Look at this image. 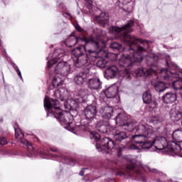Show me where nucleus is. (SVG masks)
Wrapping results in <instances>:
<instances>
[{
	"label": "nucleus",
	"instance_id": "obj_20",
	"mask_svg": "<svg viewBox=\"0 0 182 182\" xmlns=\"http://www.w3.org/2000/svg\"><path fill=\"white\" fill-rule=\"evenodd\" d=\"M97 129L100 133H107L110 130V125L107 121H101L97 124Z\"/></svg>",
	"mask_w": 182,
	"mask_h": 182
},
{
	"label": "nucleus",
	"instance_id": "obj_29",
	"mask_svg": "<svg viewBox=\"0 0 182 182\" xmlns=\"http://www.w3.org/2000/svg\"><path fill=\"white\" fill-rule=\"evenodd\" d=\"M146 171H150L151 173H153L154 174H155V177L158 178L159 177L161 179L164 178V177H166V175L163 174V173L161 172H159L156 169H151L150 168V167H146L145 168Z\"/></svg>",
	"mask_w": 182,
	"mask_h": 182
},
{
	"label": "nucleus",
	"instance_id": "obj_11",
	"mask_svg": "<svg viewBox=\"0 0 182 182\" xmlns=\"http://www.w3.org/2000/svg\"><path fill=\"white\" fill-rule=\"evenodd\" d=\"M87 77H89V70H87L86 73L81 72L76 74L74 76V82L76 85L80 86V85H83V83L87 80Z\"/></svg>",
	"mask_w": 182,
	"mask_h": 182
},
{
	"label": "nucleus",
	"instance_id": "obj_10",
	"mask_svg": "<svg viewBox=\"0 0 182 182\" xmlns=\"http://www.w3.org/2000/svg\"><path fill=\"white\" fill-rule=\"evenodd\" d=\"M15 137L16 139H18V140L21 141V143H22V144H25L26 146H27V150L28 151H29L31 153V154H33L35 153V151H33V146H32V144L31 143H29V141H28V140H23L22 139H23V133H22V132H18V129H15Z\"/></svg>",
	"mask_w": 182,
	"mask_h": 182
},
{
	"label": "nucleus",
	"instance_id": "obj_13",
	"mask_svg": "<svg viewBox=\"0 0 182 182\" xmlns=\"http://www.w3.org/2000/svg\"><path fill=\"white\" fill-rule=\"evenodd\" d=\"M88 87H90L91 90L102 89V82L99 78L90 79L88 81Z\"/></svg>",
	"mask_w": 182,
	"mask_h": 182
},
{
	"label": "nucleus",
	"instance_id": "obj_19",
	"mask_svg": "<svg viewBox=\"0 0 182 182\" xmlns=\"http://www.w3.org/2000/svg\"><path fill=\"white\" fill-rule=\"evenodd\" d=\"M95 21L99 23V25H102L105 26L109 21V16L106 14V12H102L100 16H97L95 18Z\"/></svg>",
	"mask_w": 182,
	"mask_h": 182
},
{
	"label": "nucleus",
	"instance_id": "obj_23",
	"mask_svg": "<svg viewBox=\"0 0 182 182\" xmlns=\"http://www.w3.org/2000/svg\"><path fill=\"white\" fill-rule=\"evenodd\" d=\"M73 61L76 68H82V66H85V65L87 63V58L86 56L78 57L77 58H73Z\"/></svg>",
	"mask_w": 182,
	"mask_h": 182
},
{
	"label": "nucleus",
	"instance_id": "obj_48",
	"mask_svg": "<svg viewBox=\"0 0 182 182\" xmlns=\"http://www.w3.org/2000/svg\"><path fill=\"white\" fill-rule=\"evenodd\" d=\"M1 46H2V43H1V41H0V48H1Z\"/></svg>",
	"mask_w": 182,
	"mask_h": 182
},
{
	"label": "nucleus",
	"instance_id": "obj_21",
	"mask_svg": "<svg viewBox=\"0 0 182 182\" xmlns=\"http://www.w3.org/2000/svg\"><path fill=\"white\" fill-rule=\"evenodd\" d=\"M170 118L172 122H178L181 120L182 114L178 109L173 108L170 112Z\"/></svg>",
	"mask_w": 182,
	"mask_h": 182
},
{
	"label": "nucleus",
	"instance_id": "obj_3",
	"mask_svg": "<svg viewBox=\"0 0 182 182\" xmlns=\"http://www.w3.org/2000/svg\"><path fill=\"white\" fill-rule=\"evenodd\" d=\"M120 126H126L125 130L128 132H136L138 134L133 136V140L136 144H139L141 149H149L151 146V141L145 142L143 144V141L146 140L147 137H151L153 136V127L144 121H141L138 127L136 128L133 122H127V124L120 122Z\"/></svg>",
	"mask_w": 182,
	"mask_h": 182
},
{
	"label": "nucleus",
	"instance_id": "obj_5",
	"mask_svg": "<svg viewBox=\"0 0 182 182\" xmlns=\"http://www.w3.org/2000/svg\"><path fill=\"white\" fill-rule=\"evenodd\" d=\"M83 42L85 46H80L72 50L71 55L75 58H83L85 53H93L96 52L99 48H100V43H103V38L100 37V38H95V36H91L90 37L84 38Z\"/></svg>",
	"mask_w": 182,
	"mask_h": 182
},
{
	"label": "nucleus",
	"instance_id": "obj_8",
	"mask_svg": "<svg viewBox=\"0 0 182 182\" xmlns=\"http://www.w3.org/2000/svg\"><path fill=\"white\" fill-rule=\"evenodd\" d=\"M96 149L98 151H102V150H108L107 153H109L110 150H113L114 149V142L110 139L105 137L102 139L101 144H96Z\"/></svg>",
	"mask_w": 182,
	"mask_h": 182
},
{
	"label": "nucleus",
	"instance_id": "obj_43",
	"mask_svg": "<svg viewBox=\"0 0 182 182\" xmlns=\"http://www.w3.org/2000/svg\"><path fill=\"white\" fill-rule=\"evenodd\" d=\"M43 154L44 155V159H49V155L47 153L44 152Z\"/></svg>",
	"mask_w": 182,
	"mask_h": 182
},
{
	"label": "nucleus",
	"instance_id": "obj_33",
	"mask_svg": "<svg viewBox=\"0 0 182 182\" xmlns=\"http://www.w3.org/2000/svg\"><path fill=\"white\" fill-rule=\"evenodd\" d=\"M135 159H136V156H133L132 155H128L126 156V160L127 161H129V163H132V164H134Z\"/></svg>",
	"mask_w": 182,
	"mask_h": 182
},
{
	"label": "nucleus",
	"instance_id": "obj_22",
	"mask_svg": "<svg viewBox=\"0 0 182 182\" xmlns=\"http://www.w3.org/2000/svg\"><path fill=\"white\" fill-rule=\"evenodd\" d=\"M163 100L164 103H174L177 100V95L173 92H167L163 97Z\"/></svg>",
	"mask_w": 182,
	"mask_h": 182
},
{
	"label": "nucleus",
	"instance_id": "obj_35",
	"mask_svg": "<svg viewBox=\"0 0 182 182\" xmlns=\"http://www.w3.org/2000/svg\"><path fill=\"white\" fill-rule=\"evenodd\" d=\"M63 160L67 161L68 164H70V166H73V159H66L65 156H62Z\"/></svg>",
	"mask_w": 182,
	"mask_h": 182
},
{
	"label": "nucleus",
	"instance_id": "obj_34",
	"mask_svg": "<svg viewBox=\"0 0 182 182\" xmlns=\"http://www.w3.org/2000/svg\"><path fill=\"white\" fill-rule=\"evenodd\" d=\"M97 66H98V68H105L106 66V61L103 60H98L97 63Z\"/></svg>",
	"mask_w": 182,
	"mask_h": 182
},
{
	"label": "nucleus",
	"instance_id": "obj_14",
	"mask_svg": "<svg viewBox=\"0 0 182 182\" xmlns=\"http://www.w3.org/2000/svg\"><path fill=\"white\" fill-rule=\"evenodd\" d=\"M135 73L138 77H141V76H151L155 71L152 68H139L135 71Z\"/></svg>",
	"mask_w": 182,
	"mask_h": 182
},
{
	"label": "nucleus",
	"instance_id": "obj_9",
	"mask_svg": "<svg viewBox=\"0 0 182 182\" xmlns=\"http://www.w3.org/2000/svg\"><path fill=\"white\" fill-rule=\"evenodd\" d=\"M99 113L102 119L109 120V119H112V116H113V107L109 105H102L99 110Z\"/></svg>",
	"mask_w": 182,
	"mask_h": 182
},
{
	"label": "nucleus",
	"instance_id": "obj_16",
	"mask_svg": "<svg viewBox=\"0 0 182 182\" xmlns=\"http://www.w3.org/2000/svg\"><path fill=\"white\" fill-rule=\"evenodd\" d=\"M85 38H77L76 36H75L73 34H71L66 40H65V44L68 48H72L73 46H75L79 42L81 41L83 42Z\"/></svg>",
	"mask_w": 182,
	"mask_h": 182
},
{
	"label": "nucleus",
	"instance_id": "obj_15",
	"mask_svg": "<svg viewBox=\"0 0 182 182\" xmlns=\"http://www.w3.org/2000/svg\"><path fill=\"white\" fill-rule=\"evenodd\" d=\"M136 165L134 164H129L126 167L125 170H122L117 172V176H121V177H126V176H130V171H136Z\"/></svg>",
	"mask_w": 182,
	"mask_h": 182
},
{
	"label": "nucleus",
	"instance_id": "obj_30",
	"mask_svg": "<svg viewBox=\"0 0 182 182\" xmlns=\"http://www.w3.org/2000/svg\"><path fill=\"white\" fill-rule=\"evenodd\" d=\"M155 90L156 92H164L166 90V84L163 82H158L155 84Z\"/></svg>",
	"mask_w": 182,
	"mask_h": 182
},
{
	"label": "nucleus",
	"instance_id": "obj_26",
	"mask_svg": "<svg viewBox=\"0 0 182 182\" xmlns=\"http://www.w3.org/2000/svg\"><path fill=\"white\" fill-rule=\"evenodd\" d=\"M172 137L175 141L182 143V129H177L173 132Z\"/></svg>",
	"mask_w": 182,
	"mask_h": 182
},
{
	"label": "nucleus",
	"instance_id": "obj_40",
	"mask_svg": "<svg viewBox=\"0 0 182 182\" xmlns=\"http://www.w3.org/2000/svg\"><path fill=\"white\" fill-rule=\"evenodd\" d=\"M50 150L51 151H55V152L59 151V149H58V148H56V147H55V146L50 147Z\"/></svg>",
	"mask_w": 182,
	"mask_h": 182
},
{
	"label": "nucleus",
	"instance_id": "obj_42",
	"mask_svg": "<svg viewBox=\"0 0 182 182\" xmlns=\"http://www.w3.org/2000/svg\"><path fill=\"white\" fill-rule=\"evenodd\" d=\"M80 176H85V168H82L81 171H80V173H79Z\"/></svg>",
	"mask_w": 182,
	"mask_h": 182
},
{
	"label": "nucleus",
	"instance_id": "obj_7",
	"mask_svg": "<svg viewBox=\"0 0 182 182\" xmlns=\"http://www.w3.org/2000/svg\"><path fill=\"white\" fill-rule=\"evenodd\" d=\"M75 96V100L68 99L67 100V103H68L67 109H75L77 107L79 103L85 102V101L87 100L89 92H87V90L81 89L77 91Z\"/></svg>",
	"mask_w": 182,
	"mask_h": 182
},
{
	"label": "nucleus",
	"instance_id": "obj_24",
	"mask_svg": "<svg viewBox=\"0 0 182 182\" xmlns=\"http://www.w3.org/2000/svg\"><path fill=\"white\" fill-rule=\"evenodd\" d=\"M114 139L117 141H122V140L127 139V134L124 131H116L114 134Z\"/></svg>",
	"mask_w": 182,
	"mask_h": 182
},
{
	"label": "nucleus",
	"instance_id": "obj_2",
	"mask_svg": "<svg viewBox=\"0 0 182 182\" xmlns=\"http://www.w3.org/2000/svg\"><path fill=\"white\" fill-rule=\"evenodd\" d=\"M68 90L65 88H60L55 90L54 93L55 99H49L48 96H46L44 99V107L47 109L48 116H54L55 119H58L60 124L63 126H70L73 123V115L69 112L62 111L60 108V104L59 103V99L62 102L68 97Z\"/></svg>",
	"mask_w": 182,
	"mask_h": 182
},
{
	"label": "nucleus",
	"instance_id": "obj_1",
	"mask_svg": "<svg viewBox=\"0 0 182 182\" xmlns=\"http://www.w3.org/2000/svg\"><path fill=\"white\" fill-rule=\"evenodd\" d=\"M134 24V22L130 20L125 26L121 27L113 26L109 29L111 33L119 35L120 38H122V42L127 43L129 46L128 51L129 54H123L119 60L120 68H117L116 65H112L106 70V75L109 77H111V79L116 77V76L119 77V76H122L123 73L128 75L129 68L132 66L133 63H136V62H141L143 58H144V53L146 52V49L139 45L145 43V42L141 39L136 38L129 34L132 32V26H133Z\"/></svg>",
	"mask_w": 182,
	"mask_h": 182
},
{
	"label": "nucleus",
	"instance_id": "obj_28",
	"mask_svg": "<svg viewBox=\"0 0 182 182\" xmlns=\"http://www.w3.org/2000/svg\"><path fill=\"white\" fill-rule=\"evenodd\" d=\"M63 83V81L62 80V78H60V77L58 75H55L54 77H53L52 84L54 87H59V86L62 85Z\"/></svg>",
	"mask_w": 182,
	"mask_h": 182
},
{
	"label": "nucleus",
	"instance_id": "obj_25",
	"mask_svg": "<svg viewBox=\"0 0 182 182\" xmlns=\"http://www.w3.org/2000/svg\"><path fill=\"white\" fill-rule=\"evenodd\" d=\"M174 90L179 91V93L182 97V79L177 80L172 82Z\"/></svg>",
	"mask_w": 182,
	"mask_h": 182
},
{
	"label": "nucleus",
	"instance_id": "obj_12",
	"mask_svg": "<svg viewBox=\"0 0 182 182\" xmlns=\"http://www.w3.org/2000/svg\"><path fill=\"white\" fill-rule=\"evenodd\" d=\"M118 92H119V87L116 85H114L109 87L105 90V95L108 99H113V97H117Z\"/></svg>",
	"mask_w": 182,
	"mask_h": 182
},
{
	"label": "nucleus",
	"instance_id": "obj_31",
	"mask_svg": "<svg viewBox=\"0 0 182 182\" xmlns=\"http://www.w3.org/2000/svg\"><path fill=\"white\" fill-rule=\"evenodd\" d=\"M90 139L95 140V141H99L100 140V134L96 132H92L90 133Z\"/></svg>",
	"mask_w": 182,
	"mask_h": 182
},
{
	"label": "nucleus",
	"instance_id": "obj_45",
	"mask_svg": "<svg viewBox=\"0 0 182 182\" xmlns=\"http://www.w3.org/2000/svg\"><path fill=\"white\" fill-rule=\"evenodd\" d=\"M119 122H120V115H118L117 117V123Z\"/></svg>",
	"mask_w": 182,
	"mask_h": 182
},
{
	"label": "nucleus",
	"instance_id": "obj_4",
	"mask_svg": "<svg viewBox=\"0 0 182 182\" xmlns=\"http://www.w3.org/2000/svg\"><path fill=\"white\" fill-rule=\"evenodd\" d=\"M62 50L58 49L54 51L53 54H50L48 59H50L48 62V68L50 69L55 68V73L60 75L63 77H66L70 75V65L67 62L63 61L65 54L62 53Z\"/></svg>",
	"mask_w": 182,
	"mask_h": 182
},
{
	"label": "nucleus",
	"instance_id": "obj_47",
	"mask_svg": "<svg viewBox=\"0 0 182 182\" xmlns=\"http://www.w3.org/2000/svg\"><path fill=\"white\" fill-rule=\"evenodd\" d=\"M51 157H56V156L50 155Z\"/></svg>",
	"mask_w": 182,
	"mask_h": 182
},
{
	"label": "nucleus",
	"instance_id": "obj_27",
	"mask_svg": "<svg viewBox=\"0 0 182 182\" xmlns=\"http://www.w3.org/2000/svg\"><path fill=\"white\" fill-rule=\"evenodd\" d=\"M142 99H143L144 103H145L146 105H150V103L153 100V98L151 97V93H150L149 90L145 92L143 94Z\"/></svg>",
	"mask_w": 182,
	"mask_h": 182
},
{
	"label": "nucleus",
	"instance_id": "obj_18",
	"mask_svg": "<svg viewBox=\"0 0 182 182\" xmlns=\"http://www.w3.org/2000/svg\"><path fill=\"white\" fill-rule=\"evenodd\" d=\"M167 150V151H171L172 153L177 154L181 151V146L173 141H169L168 144Z\"/></svg>",
	"mask_w": 182,
	"mask_h": 182
},
{
	"label": "nucleus",
	"instance_id": "obj_17",
	"mask_svg": "<svg viewBox=\"0 0 182 182\" xmlns=\"http://www.w3.org/2000/svg\"><path fill=\"white\" fill-rule=\"evenodd\" d=\"M96 113H97V109L93 105H89L85 110V114L87 119H93L96 116Z\"/></svg>",
	"mask_w": 182,
	"mask_h": 182
},
{
	"label": "nucleus",
	"instance_id": "obj_32",
	"mask_svg": "<svg viewBox=\"0 0 182 182\" xmlns=\"http://www.w3.org/2000/svg\"><path fill=\"white\" fill-rule=\"evenodd\" d=\"M110 48L114 50H120V49H122V44L117 42H113L112 43H111Z\"/></svg>",
	"mask_w": 182,
	"mask_h": 182
},
{
	"label": "nucleus",
	"instance_id": "obj_38",
	"mask_svg": "<svg viewBox=\"0 0 182 182\" xmlns=\"http://www.w3.org/2000/svg\"><path fill=\"white\" fill-rule=\"evenodd\" d=\"M119 2H121L123 5H127V4L132 2V0H119Z\"/></svg>",
	"mask_w": 182,
	"mask_h": 182
},
{
	"label": "nucleus",
	"instance_id": "obj_49",
	"mask_svg": "<svg viewBox=\"0 0 182 182\" xmlns=\"http://www.w3.org/2000/svg\"><path fill=\"white\" fill-rule=\"evenodd\" d=\"M157 181L158 182H161V181H160V179H157Z\"/></svg>",
	"mask_w": 182,
	"mask_h": 182
},
{
	"label": "nucleus",
	"instance_id": "obj_37",
	"mask_svg": "<svg viewBox=\"0 0 182 182\" xmlns=\"http://www.w3.org/2000/svg\"><path fill=\"white\" fill-rule=\"evenodd\" d=\"M0 144L1 146H5V144H8V141L6 138H1L0 139Z\"/></svg>",
	"mask_w": 182,
	"mask_h": 182
},
{
	"label": "nucleus",
	"instance_id": "obj_46",
	"mask_svg": "<svg viewBox=\"0 0 182 182\" xmlns=\"http://www.w3.org/2000/svg\"><path fill=\"white\" fill-rule=\"evenodd\" d=\"M142 181L146 182V180L144 179V178H142Z\"/></svg>",
	"mask_w": 182,
	"mask_h": 182
},
{
	"label": "nucleus",
	"instance_id": "obj_41",
	"mask_svg": "<svg viewBox=\"0 0 182 182\" xmlns=\"http://www.w3.org/2000/svg\"><path fill=\"white\" fill-rule=\"evenodd\" d=\"M151 59L154 60H157V59H159V57H157L156 55L153 54L151 56Z\"/></svg>",
	"mask_w": 182,
	"mask_h": 182
},
{
	"label": "nucleus",
	"instance_id": "obj_44",
	"mask_svg": "<svg viewBox=\"0 0 182 182\" xmlns=\"http://www.w3.org/2000/svg\"><path fill=\"white\" fill-rule=\"evenodd\" d=\"M90 6H92V4H93V2L92 1V0H87Z\"/></svg>",
	"mask_w": 182,
	"mask_h": 182
},
{
	"label": "nucleus",
	"instance_id": "obj_36",
	"mask_svg": "<svg viewBox=\"0 0 182 182\" xmlns=\"http://www.w3.org/2000/svg\"><path fill=\"white\" fill-rule=\"evenodd\" d=\"M14 68H15L18 76L20 77L21 80H22L23 78H22V73H21V70H19V68H18V65H16L15 64H14Z\"/></svg>",
	"mask_w": 182,
	"mask_h": 182
},
{
	"label": "nucleus",
	"instance_id": "obj_39",
	"mask_svg": "<svg viewBox=\"0 0 182 182\" xmlns=\"http://www.w3.org/2000/svg\"><path fill=\"white\" fill-rule=\"evenodd\" d=\"M75 29L78 31L79 32H82V28L78 24L75 25Z\"/></svg>",
	"mask_w": 182,
	"mask_h": 182
},
{
	"label": "nucleus",
	"instance_id": "obj_6",
	"mask_svg": "<svg viewBox=\"0 0 182 182\" xmlns=\"http://www.w3.org/2000/svg\"><path fill=\"white\" fill-rule=\"evenodd\" d=\"M149 141H151V146L149 148H142L144 150L151 149L154 145L155 149L156 150H164V151H168L167 147L168 146V141H167V139L166 137L163 136H156L154 135V132L152 129V136L151 137H146L145 140L143 141L142 144H144V143H149Z\"/></svg>",
	"mask_w": 182,
	"mask_h": 182
},
{
	"label": "nucleus",
	"instance_id": "obj_50",
	"mask_svg": "<svg viewBox=\"0 0 182 182\" xmlns=\"http://www.w3.org/2000/svg\"><path fill=\"white\" fill-rule=\"evenodd\" d=\"M119 151H122V150L121 149H119Z\"/></svg>",
	"mask_w": 182,
	"mask_h": 182
}]
</instances>
